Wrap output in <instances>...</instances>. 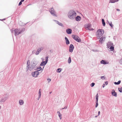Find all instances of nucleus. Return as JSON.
<instances>
[{"label": "nucleus", "instance_id": "f257e3e1", "mask_svg": "<svg viewBox=\"0 0 122 122\" xmlns=\"http://www.w3.org/2000/svg\"><path fill=\"white\" fill-rule=\"evenodd\" d=\"M67 15L69 19L73 20L75 19L76 15V13L74 10H71L68 12Z\"/></svg>", "mask_w": 122, "mask_h": 122}, {"label": "nucleus", "instance_id": "f03ea898", "mask_svg": "<svg viewBox=\"0 0 122 122\" xmlns=\"http://www.w3.org/2000/svg\"><path fill=\"white\" fill-rule=\"evenodd\" d=\"M25 30V28H23L21 29H16L14 30V31L15 32V36L18 35L24 31Z\"/></svg>", "mask_w": 122, "mask_h": 122}, {"label": "nucleus", "instance_id": "7ed1b4c3", "mask_svg": "<svg viewBox=\"0 0 122 122\" xmlns=\"http://www.w3.org/2000/svg\"><path fill=\"white\" fill-rule=\"evenodd\" d=\"M113 44L111 42H109L107 44V48L110 49L111 51H113L114 49V47L113 46Z\"/></svg>", "mask_w": 122, "mask_h": 122}, {"label": "nucleus", "instance_id": "20e7f679", "mask_svg": "<svg viewBox=\"0 0 122 122\" xmlns=\"http://www.w3.org/2000/svg\"><path fill=\"white\" fill-rule=\"evenodd\" d=\"M9 97V94H6L3 96L0 99V103L4 102Z\"/></svg>", "mask_w": 122, "mask_h": 122}, {"label": "nucleus", "instance_id": "39448f33", "mask_svg": "<svg viewBox=\"0 0 122 122\" xmlns=\"http://www.w3.org/2000/svg\"><path fill=\"white\" fill-rule=\"evenodd\" d=\"M38 64V62L35 61H33L31 62L29 70L31 71L34 69Z\"/></svg>", "mask_w": 122, "mask_h": 122}, {"label": "nucleus", "instance_id": "423d86ee", "mask_svg": "<svg viewBox=\"0 0 122 122\" xmlns=\"http://www.w3.org/2000/svg\"><path fill=\"white\" fill-rule=\"evenodd\" d=\"M97 37H99V38H100V37H101L103 34L104 33V30L102 29H98L97 31Z\"/></svg>", "mask_w": 122, "mask_h": 122}, {"label": "nucleus", "instance_id": "0eeeda50", "mask_svg": "<svg viewBox=\"0 0 122 122\" xmlns=\"http://www.w3.org/2000/svg\"><path fill=\"white\" fill-rule=\"evenodd\" d=\"M72 37L77 42H81V39L79 37L77 36L76 35H73L72 36Z\"/></svg>", "mask_w": 122, "mask_h": 122}, {"label": "nucleus", "instance_id": "6e6552de", "mask_svg": "<svg viewBox=\"0 0 122 122\" xmlns=\"http://www.w3.org/2000/svg\"><path fill=\"white\" fill-rule=\"evenodd\" d=\"M51 14L54 16L57 17V15L56 14V12L55 11L54 9L53 8H51L50 10H49Z\"/></svg>", "mask_w": 122, "mask_h": 122}, {"label": "nucleus", "instance_id": "1a4fd4ad", "mask_svg": "<svg viewBox=\"0 0 122 122\" xmlns=\"http://www.w3.org/2000/svg\"><path fill=\"white\" fill-rule=\"evenodd\" d=\"M39 74V72L38 71H35L32 72L31 74L33 76L36 77H37Z\"/></svg>", "mask_w": 122, "mask_h": 122}, {"label": "nucleus", "instance_id": "9d476101", "mask_svg": "<svg viewBox=\"0 0 122 122\" xmlns=\"http://www.w3.org/2000/svg\"><path fill=\"white\" fill-rule=\"evenodd\" d=\"M43 49L44 47H42L38 48L35 53L36 55H38L41 51L43 50Z\"/></svg>", "mask_w": 122, "mask_h": 122}, {"label": "nucleus", "instance_id": "9b49d317", "mask_svg": "<svg viewBox=\"0 0 122 122\" xmlns=\"http://www.w3.org/2000/svg\"><path fill=\"white\" fill-rule=\"evenodd\" d=\"M74 48V46L72 44H70L69 47V51L71 52H72Z\"/></svg>", "mask_w": 122, "mask_h": 122}, {"label": "nucleus", "instance_id": "f8f14e48", "mask_svg": "<svg viewBox=\"0 0 122 122\" xmlns=\"http://www.w3.org/2000/svg\"><path fill=\"white\" fill-rule=\"evenodd\" d=\"M53 20L56 23L58 24L59 25L61 26L62 27H64V25L61 23H60L58 21L55 20Z\"/></svg>", "mask_w": 122, "mask_h": 122}, {"label": "nucleus", "instance_id": "ddd939ff", "mask_svg": "<svg viewBox=\"0 0 122 122\" xmlns=\"http://www.w3.org/2000/svg\"><path fill=\"white\" fill-rule=\"evenodd\" d=\"M91 25L90 24H86L84 26L86 28H87L89 30H90V28L91 27Z\"/></svg>", "mask_w": 122, "mask_h": 122}, {"label": "nucleus", "instance_id": "4468645a", "mask_svg": "<svg viewBox=\"0 0 122 122\" xmlns=\"http://www.w3.org/2000/svg\"><path fill=\"white\" fill-rule=\"evenodd\" d=\"M66 33L68 34H71L72 32V30L71 29L68 28L66 30Z\"/></svg>", "mask_w": 122, "mask_h": 122}, {"label": "nucleus", "instance_id": "2eb2a0df", "mask_svg": "<svg viewBox=\"0 0 122 122\" xmlns=\"http://www.w3.org/2000/svg\"><path fill=\"white\" fill-rule=\"evenodd\" d=\"M100 63L101 64H102L104 65L107 64H108L109 62L106 61H105L102 60V61L100 62Z\"/></svg>", "mask_w": 122, "mask_h": 122}, {"label": "nucleus", "instance_id": "dca6fc26", "mask_svg": "<svg viewBox=\"0 0 122 122\" xmlns=\"http://www.w3.org/2000/svg\"><path fill=\"white\" fill-rule=\"evenodd\" d=\"M75 18L76 21H79L81 20V18L80 16L77 15V16Z\"/></svg>", "mask_w": 122, "mask_h": 122}, {"label": "nucleus", "instance_id": "f3484780", "mask_svg": "<svg viewBox=\"0 0 122 122\" xmlns=\"http://www.w3.org/2000/svg\"><path fill=\"white\" fill-rule=\"evenodd\" d=\"M112 94L113 96L116 97H117V93L115 92L114 90L112 91Z\"/></svg>", "mask_w": 122, "mask_h": 122}, {"label": "nucleus", "instance_id": "a211bd4d", "mask_svg": "<svg viewBox=\"0 0 122 122\" xmlns=\"http://www.w3.org/2000/svg\"><path fill=\"white\" fill-rule=\"evenodd\" d=\"M65 39L66 40V44L67 45L69 44H70V42L68 38L67 37H65Z\"/></svg>", "mask_w": 122, "mask_h": 122}, {"label": "nucleus", "instance_id": "6ab92c4d", "mask_svg": "<svg viewBox=\"0 0 122 122\" xmlns=\"http://www.w3.org/2000/svg\"><path fill=\"white\" fill-rule=\"evenodd\" d=\"M119 0H109V2L112 3H114L118 1Z\"/></svg>", "mask_w": 122, "mask_h": 122}, {"label": "nucleus", "instance_id": "aec40b11", "mask_svg": "<svg viewBox=\"0 0 122 122\" xmlns=\"http://www.w3.org/2000/svg\"><path fill=\"white\" fill-rule=\"evenodd\" d=\"M46 64L44 61H42L40 65V66H45Z\"/></svg>", "mask_w": 122, "mask_h": 122}, {"label": "nucleus", "instance_id": "412c9836", "mask_svg": "<svg viewBox=\"0 0 122 122\" xmlns=\"http://www.w3.org/2000/svg\"><path fill=\"white\" fill-rule=\"evenodd\" d=\"M19 102L20 105H23L24 103L23 101L22 100H19Z\"/></svg>", "mask_w": 122, "mask_h": 122}, {"label": "nucleus", "instance_id": "4be33fe9", "mask_svg": "<svg viewBox=\"0 0 122 122\" xmlns=\"http://www.w3.org/2000/svg\"><path fill=\"white\" fill-rule=\"evenodd\" d=\"M96 102H98V93H97L96 95Z\"/></svg>", "mask_w": 122, "mask_h": 122}, {"label": "nucleus", "instance_id": "5701e85b", "mask_svg": "<svg viewBox=\"0 0 122 122\" xmlns=\"http://www.w3.org/2000/svg\"><path fill=\"white\" fill-rule=\"evenodd\" d=\"M102 24L103 26H105L106 23L105 22L104 20L103 19H102Z\"/></svg>", "mask_w": 122, "mask_h": 122}, {"label": "nucleus", "instance_id": "b1692460", "mask_svg": "<svg viewBox=\"0 0 122 122\" xmlns=\"http://www.w3.org/2000/svg\"><path fill=\"white\" fill-rule=\"evenodd\" d=\"M19 25L21 26L24 25L26 24V23L25 24V23H21V21H20L19 22Z\"/></svg>", "mask_w": 122, "mask_h": 122}, {"label": "nucleus", "instance_id": "393cba45", "mask_svg": "<svg viewBox=\"0 0 122 122\" xmlns=\"http://www.w3.org/2000/svg\"><path fill=\"white\" fill-rule=\"evenodd\" d=\"M103 38V37H102L100 38V39L99 40V42L102 43V41H103V38Z\"/></svg>", "mask_w": 122, "mask_h": 122}, {"label": "nucleus", "instance_id": "a878e982", "mask_svg": "<svg viewBox=\"0 0 122 122\" xmlns=\"http://www.w3.org/2000/svg\"><path fill=\"white\" fill-rule=\"evenodd\" d=\"M121 82V81L120 80L119 81L117 82H115L114 84L115 85H118Z\"/></svg>", "mask_w": 122, "mask_h": 122}, {"label": "nucleus", "instance_id": "bb28decb", "mask_svg": "<svg viewBox=\"0 0 122 122\" xmlns=\"http://www.w3.org/2000/svg\"><path fill=\"white\" fill-rule=\"evenodd\" d=\"M36 69H37V71H40L41 70H42V68L41 66H39L38 67H37L36 68Z\"/></svg>", "mask_w": 122, "mask_h": 122}, {"label": "nucleus", "instance_id": "cd10ccee", "mask_svg": "<svg viewBox=\"0 0 122 122\" xmlns=\"http://www.w3.org/2000/svg\"><path fill=\"white\" fill-rule=\"evenodd\" d=\"M71 57H69L68 58V62L69 63H71Z\"/></svg>", "mask_w": 122, "mask_h": 122}, {"label": "nucleus", "instance_id": "c85d7f7f", "mask_svg": "<svg viewBox=\"0 0 122 122\" xmlns=\"http://www.w3.org/2000/svg\"><path fill=\"white\" fill-rule=\"evenodd\" d=\"M61 70V69L60 68H58L57 70V72H58L60 73Z\"/></svg>", "mask_w": 122, "mask_h": 122}, {"label": "nucleus", "instance_id": "c756f323", "mask_svg": "<svg viewBox=\"0 0 122 122\" xmlns=\"http://www.w3.org/2000/svg\"><path fill=\"white\" fill-rule=\"evenodd\" d=\"M118 90L120 92H122V87H121L120 88H118Z\"/></svg>", "mask_w": 122, "mask_h": 122}, {"label": "nucleus", "instance_id": "7c9ffc66", "mask_svg": "<svg viewBox=\"0 0 122 122\" xmlns=\"http://www.w3.org/2000/svg\"><path fill=\"white\" fill-rule=\"evenodd\" d=\"M109 24L110 25V26L112 28V27L113 26V25L112 24V22H110L109 23Z\"/></svg>", "mask_w": 122, "mask_h": 122}, {"label": "nucleus", "instance_id": "2f4dec72", "mask_svg": "<svg viewBox=\"0 0 122 122\" xmlns=\"http://www.w3.org/2000/svg\"><path fill=\"white\" fill-rule=\"evenodd\" d=\"M58 116L59 117V118H60V119H61V116L62 115L60 113H59V114H58Z\"/></svg>", "mask_w": 122, "mask_h": 122}, {"label": "nucleus", "instance_id": "473e14b6", "mask_svg": "<svg viewBox=\"0 0 122 122\" xmlns=\"http://www.w3.org/2000/svg\"><path fill=\"white\" fill-rule=\"evenodd\" d=\"M95 84V83L94 82L92 83L91 84L90 86L92 87Z\"/></svg>", "mask_w": 122, "mask_h": 122}, {"label": "nucleus", "instance_id": "72a5a7b5", "mask_svg": "<svg viewBox=\"0 0 122 122\" xmlns=\"http://www.w3.org/2000/svg\"><path fill=\"white\" fill-rule=\"evenodd\" d=\"M41 89H40L39 92V95L41 96Z\"/></svg>", "mask_w": 122, "mask_h": 122}, {"label": "nucleus", "instance_id": "f704fd0d", "mask_svg": "<svg viewBox=\"0 0 122 122\" xmlns=\"http://www.w3.org/2000/svg\"><path fill=\"white\" fill-rule=\"evenodd\" d=\"M95 103H96L95 107H97V106H98V102H95Z\"/></svg>", "mask_w": 122, "mask_h": 122}, {"label": "nucleus", "instance_id": "c9c22d12", "mask_svg": "<svg viewBox=\"0 0 122 122\" xmlns=\"http://www.w3.org/2000/svg\"><path fill=\"white\" fill-rule=\"evenodd\" d=\"M30 61L29 60H28L27 61V65H30Z\"/></svg>", "mask_w": 122, "mask_h": 122}, {"label": "nucleus", "instance_id": "e433bc0d", "mask_svg": "<svg viewBox=\"0 0 122 122\" xmlns=\"http://www.w3.org/2000/svg\"><path fill=\"white\" fill-rule=\"evenodd\" d=\"M101 78L102 79H105V76H101Z\"/></svg>", "mask_w": 122, "mask_h": 122}, {"label": "nucleus", "instance_id": "4c0bfd02", "mask_svg": "<svg viewBox=\"0 0 122 122\" xmlns=\"http://www.w3.org/2000/svg\"><path fill=\"white\" fill-rule=\"evenodd\" d=\"M47 80L48 81V82L49 83L51 81V79L50 78H48L47 79Z\"/></svg>", "mask_w": 122, "mask_h": 122}, {"label": "nucleus", "instance_id": "58836bf2", "mask_svg": "<svg viewBox=\"0 0 122 122\" xmlns=\"http://www.w3.org/2000/svg\"><path fill=\"white\" fill-rule=\"evenodd\" d=\"M119 62L121 64H122V58L120 60Z\"/></svg>", "mask_w": 122, "mask_h": 122}, {"label": "nucleus", "instance_id": "ea45409f", "mask_svg": "<svg viewBox=\"0 0 122 122\" xmlns=\"http://www.w3.org/2000/svg\"><path fill=\"white\" fill-rule=\"evenodd\" d=\"M22 4V2L20 1V2L19 3V4L18 5L19 6H20V5H21Z\"/></svg>", "mask_w": 122, "mask_h": 122}, {"label": "nucleus", "instance_id": "a19ab883", "mask_svg": "<svg viewBox=\"0 0 122 122\" xmlns=\"http://www.w3.org/2000/svg\"><path fill=\"white\" fill-rule=\"evenodd\" d=\"M48 59H46L45 60V62L46 64L47 62L48 61Z\"/></svg>", "mask_w": 122, "mask_h": 122}, {"label": "nucleus", "instance_id": "79ce46f5", "mask_svg": "<svg viewBox=\"0 0 122 122\" xmlns=\"http://www.w3.org/2000/svg\"><path fill=\"white\" fill-rule=\"evenodd\" d=\"M105 84L106 85H107L108 84V81H106L105 82Z\"/></svg>", "mask_w": 122, "mask_h": 122}, {"label": "nucleus", "instance_id": "37998d69", "mask_svg": "<svg viewBox=\"0 0 122 122\" xmlns=\"http://www.w3.org/2000/svg\"><path fill=\"white\" fill-rule=\"evenodd\" d=\"M92 51H97L95 49H92Z\"/></svg>", "mask_w": 122, "mask_h": 122}, {"label": "nucleus", "instance_id": "c03bdc74", "mask_svg": "<svg viewBox=\"0 0 122 122\" xmlns=\"http://www.w3.org/2000/svg\"><path fill=\"white\" fill-rule=\"evenodd\" d=\"M35 52H36L35 50H34L32 51V54H34L35 53Z\"/></svg>", "mask_w": 122, "mask_h": 122}, {"label": "nucleus", "instance_id": "a18cd8bd", "mask_svg": "<svg viewBox=\"0 0 122 122\" xmlns=\"http://www.w3.org/2000/svg\"><path fill=\"white\" fill-rule=\"evenodd\" d=\"M67 108V106H66L64 108H62V109H66Z\"/></svg>", "mask_w": 122, "mask_h": 122}, {"label": "nucleus", "instance_id": "49530a36", "mask_svg": "<svg viewBox=\"0 0 122 122\" xmlns=\"http://www.w3.org/2000/svg\"><path fill=\"white\" fill-rule=\"evenodd\" d=\"M41 96L39 95L38 97V98L37 99V100H39L40 98V97H41Z\"/></svg>", "mask_w": 122, "mask_h": 122}, {"label": "nucleus", "instance_id": "de8ad7c7", "mask_svg": "<svg viewBox=\"0 0 122 122\" xmlns=\"http://www.w3.org/2000/svg\"><path fill=\"white\" fill-rule=\"evenodd\" d=\"M100 111H99L98 112V116H99V115H100Z\"/></svg>", "mask_w": 122, "mask_h": 122}, {"label": "nucleus", "instance_id": "09e8293b", "mask_svg": "<svg viewBox=\"0 0 122 122\" xmlns=\"http://www.w3.org/2000/svg\"><path fill=\"white\" fill-rule=\"evenodd\" d=\"M105 84H103V85H102V87H103V88H104V87H105Z\"/></svg>", "mask_w": 122, "mask_h": 122}, {"label": "nucleus", "instance_id": "8fccbe9b", "mask_svg": "<svg viewBox=\"0 0 122 122\" xmlns=\"http://www.w3.org/2000/svg\"><path fill=\"white\" fill-rule=\"evenodd\" d=\"M30 65H27V66L26 67H27V68H29V67H30Z\"/></svg>", "mask_w": 122, "mask_h": 122}, {"label": "nucleus", "instance_id": "3c124183", "mask_svg": "<svg viewBox=\"0 0 122 122\" xmlns=\"http://www.w3.org/2000/svg\"><path fill=\"white\" fill-rule=\"evenodd\" d=\"M11 32L12 33L13 32V31H14V30H11Z\"/></svg>", "mask_w": 122, "mask_h": 122}, {"label": "nucleus", "instance_id": "603ef678", "mask_svg": "<svg viewBox=\"0 0 122 122\" xmlns=\"http://www.w3.org/2000/svg\"><path fill=\"white\" fill-rule=\"evenodd\" d=\"M5 20V19H3L0 20L2 21L3 20Z\"/></svg>", "mask_w": 122, "mask_h": 122}, {"label": "nucleus", "instance_id": "864d4df0", "mask_svg": "<svg viewBox=\"0 0 122 122\" xmlns=\"http://www.w3.org/2000/svg\"><path fill=\"white\" fill-rule=\"evenodd\" d=\"M116 10H117V11H120V10L118 9H116Z\"/></svg>", "mask_w": 122, "mask_h": 122}, {"label": "nucleus", "instance_id": "5fc2aeb1", "mask_svg": "<svg viewBox=\"0 0 122 122\" xmlns=\"http://www.w3.org/2000/svg\"><path fill=\"white\" fill-rule=\"evenodd\" d=\"M29 68H27V67H26V71H27L29 69Z\"/></svg>", "mask_w": 122, "mask_h": 122}, {"label": "nucleus", "instance_id": "6e6d98bb", "mask_svg": "<svg viewBox=\"0 0 122 122\" xmlns=\"http://www.w3.org/2000/svg\"><path fill=\"white\" fill-rule=\"evenodd\" d=\"M25 0H21L20 1H21L22 2H23Z\"/></svg>", "mask_w": 122, "mask_h": 122}, {"label": "nucleus", "instance_id": "4d7b16f0", "mask_svg": "<svg viewBox=\"0 0 122 122\" xmlns=\"http://www.w3.org/2000/svg\"><path fill=\"white\" fill-rule=\"evenodd\" d=\"M48 56H47L46 57V59H48Z\"/></svg>", "mask_w": 122, "mask_h": 122}, {"label": "nucleus", "instance_id": "13d9d810", "mask_svg": "<svg viewBox=\"0 0 122 122\" xmlns=\"http://www.w3.org/2000/svg\"><path fill=\"white\" fill-rule=\"evenodd\" d=\"M44 68V66L42 68V70H41L42 71H43V70Z\"/></svg>", "mask_w": 122, "mask_h": 122}, {"label": "nucleus", "instance_id": "bf43d9fd", "mask_svg": "<svg viewBox=\"0 0 122 122\" xmlns=\"http://www.w3.org/2000/svg\"><path fill=\"white\" fill-rule=\"evenodd\" d=\"M57 113L59 114V113H60V111H58L57 112Z\"/></svg>", "mask_w": 122, "mask_h": 122}, {"label": "nucleus", "instance_id": "052dcab7", "mask_svg": "<svg viewBox=\"0 0 122 122\" xmlns=\"http://www.w3.org/2000/svg\"><path fill=\"white\" fill-rule=\"evenodd\" d=\"M98 116H98H95V117H97Z\"/></svg>", "mask_w": 122, "mask_h": 122}, {"label": "nucleus", "instance_id": "680f3d73", "mask_svg": "<svg viewBox=\"0 0 122 122\" xmlns=\"http://www.w3.org/2000/svg\"><path fill=\"white\" fill-rule=\"evenodd\" d=\"M52 92H50V94H51V93Z\"/></svg>", "mask_w": 122, "mask_h": 122}, {"label": "nucleus", "instance_id": "e2e57ef3", "mask_svg": "<svg viewBox=\"0 0 122 122\" xmlns=\"http://www.w3.org/2000/svg\"><path fill=\"white\" fill-rule=\"evenodd\" d=\"M93 30V29H92V30Z\"/></svg>", "mask_w": 122, "mask_h": 122}, {"label": "nucleus", "instance_id": "0e129e2a", "mask_svg": "<svg viewBox=\"0 0 122 122\" xmlns=\"http://www.w3.org/2000/svg\"><path fill=\"white\" fill-rule=\"evenodd\" d=\"M107 22H108V23H109H109H110V22H109V21H107Z\"/></svg>", "mask_w": 122, "mask_h": 122}]
</instances>
